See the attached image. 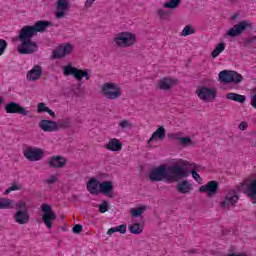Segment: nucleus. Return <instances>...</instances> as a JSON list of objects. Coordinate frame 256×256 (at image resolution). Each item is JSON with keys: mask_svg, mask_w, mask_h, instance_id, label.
I'll return each mask as SVG.
<instances>
[{"mask_svg": "<svg viewBox=\"0 0 256 256\" xmlns=\"http://www.w3.org/2000/svg\"><path fill=\"white\" fill-rule=\"evenodd\" d=\"M187 177H189V171L187 168L181 165H160L152 169L149 174V180L152 183H157L159 181H168L171 183L173 181H179V179H185Z\"/></svg>", "mask_w": 256, "mask_h": 256, "instance_id": "obj_1", "label": "nucleus"}, {"mask_svg": "<svg viewBox=\"0 0 256 256\" xmlns=\"http://www.w3.org/2000/svg\"><path fill=\"white\" fill-rule=\"evenodd\" d=\"M35 35L37 34L33 26H24L21 28L18 35V39L21 41V45L18 47V53H20V55H31V53L39 51L37 42L31 40Z\"/></svg>", "mask_w": 256, "mask_h": 256, "instance_id": "obj_2", "label": "nucleus"}, {"mask_svg": "<svg viewBox=\"0 0 256 256\" xmlns=\"http://www.w3.org/2000/svg\"><path fill=\"white\" fill-rule=\"evenodd\" d=\"M218 79L220 83H224V85H229V83L239 85V83L243 81V75L235 70H222L218 74Z\"/></svg>", "mask_w": 256, "mask_h": 256, "instance_id": "obj_3", "label": "nucleus"}, {"mask_svg": "<svg viewBox=\"0 0 256 256\" xmlns=\"http://www.w3.org/2000/svg\"><path fill=\"white\" fill-rule=\"evenodd\" d=\"M101 93L105 99H110L111 101L119 99L121 97V87L113 82H106L101 87Z\"/></svg>", "mask_w": 256, "mask_h": 256, "instance_id": "obj_4", "label": "nucleus"}, {"mask_svg": "<svg viewBox=\"0 0 256 256\" xmlns=\"http://www.w3.org/2000/svg\"><path fill=\"white\" fill-rule=\"evenodd\" d=\"M247 29H253V24L249 22V20H243L230 28L226 32V35L227 37H231L233 39L235 37H239V35H243Z\"/></svg>", "mask_w": 256, "mask_h": 256, "instance_id": "obj_5", "label": "nucleus"}, {"mask_svg": "<svg viewBox=\"0 0 256 256\" xmlns=\"http://www.w3.org/2000/svg\"><path fill=\"white\" fill-rule=\"evenodd\" d=\"M135 41H137V36L130 32L118 33L114 39L118 47H131V45H135Z\"/></svg>", "mask_w": 256, "mask_h": 256, "instance_id": "obj_6", "label": "nucleus"}, {"mask_svg": "<svg viewBox=\"0 0 256 256\" xmlns=\"http://www.w3.org/2000/svg\"><path fill=\"white\" fill-rule=\"evenodd\" d=\"M42 221L48 229L53 227V221L57 219V214L54 213L53 208L49 204H42Z\"/></svg>", "mask_w": 256, "mask_h": 256, "instance_id": "obj_7", "label": "nucleus"}, {"mask_svg": "<svg viewBox=\"0 0 256 256\" xmlns=\"http://www.w3.org/2000/svg\"><path fill=\"white\" fill-rule=\"evenodd\" d=\"M15 207L16 211H29L27 208V203L19 201L15 204L14 200L1 197L0 198V209H13Z\"/></svg>", "mask_w": 256, "mask_h": 256, "instance_id": "obj_8", "label": "nucleus"}, {"mask_svg": "<svg viewBox=\"0 0 256 256\" xmlns=\"http://www.w3.org/2000/svg\"><path fill=\"white\" fill-rule=\"evenodd\" d=\"M6 113L22 115V117H31V111L25 109L17 102H9L5 106Z\"/></svg>", "mask_w": 256, "mask_h": 256, "instance_id": "obj_9", "label": "nucleus"}, {"mask_svg": "<svg viewBox=\"0 0 256 256\" xmlns=\"http://www.w3.org/2000/svg\"><path fill=\"white\" fill-rule=\"evenodd\" d=\"M23 155L28 161H41L45 152H43V149L41 148H33L29 146L24 150Z\"/></svg>", "mask_w": 256, "mask_h": 256, "instance_id": "obj_10", "label": "nucleus"}, {"mask_svg": "<svg viewBox=\"0 0 256 256\" xmlns=\"http://www.w3.org/2000/svg\"><path fill=\"white\" fill-rule=\"evenodd\" d=\"M47 165L51 169H63L67 165V158L63 156H52L47 159Z\"/></svg>", "mask_w": 256, "mask_h": 256, "instance_id": "obj_11", "label": "nucleus"}, {"mask_svg": "<svg viewBox=\"0 0 256 256\" xmlns=\"http://www.w3.org/2000/svg\"><path fill=\"white\" fill-rule=\"evenodd\" d=\"M200 193H207L208 197H213V195H217V191H219V182L212 180L207 184L202 185L199 188Z\"/></svg>", "mask_w": 256, "mask_h": 256, "instance_id": "obj_12", "label": "nucleus"}, {"mask_svg": "<svg viewBox=\"0 0 256 256\" xmlns=\"http://www.w3.org/2000/svg\"><path fill=\"white\" fill-rule=\"evenodd\" d=\"M237 201H239V196H237V192L232 190L225 196L224 201L220 203V206L224 209L235 207V203H237Z\"/></svg>", "mask_w": 256, "mask_h": 256, "instance_id": "obj_13", "label": "nucleus"}, {"mask_svg": "<svg viewBox=\"0 0 256 256\" xmlns=\"http://www.w3.org/2000/svg\"><path fill=\"white\" fill-rule=\"evenodd\" d=\"M69 9H71L69 0H58L56 19H63V17H65V11H69Z\"/></svg>", "mask_w": 256, "mask_h": 256, "instance_id": "obj_14", "label": "nucleus"}, {"mask_svg": "<svg viewBox=\"0 0 256 256\" xmlns=\"http://www.w3.org/2000/svg\"><path fill=\"white\" fill-rule=\"evenodd\" d=\"M216 96L215 90L211 88L202 87L198 90V97L201 101H211V99H215Z\"/></svg>", "mask_w": 256, "mask_h": 256, "instance_id": "obj_15", "label": "nucleus"}, {"mask_svg": "<svg viewBox=\"0 0 256 256\" xmlns=\"http://www.w3.org/2000/svg\"><path fill=\"white\" fill-rule=\"evenodd\" d=\"M38 127H40L45 133H53L58 131L57 124L53 120H41Z\"/></svg>", "mask_w": 256, "mask_h": 256, "instance_id": "obj_16", "label": "nucleus"}, {"mask_svg": "<svg viewBox=\"0 0 256 256\" xmlns=\"http://www.w3.org/2000/svg\"><path fill=\"white\" fill-rule=\"evenodd\" d=\"M29 210L21 211L18 210L14 214V221L18 223V225H27L29 223Z\"/></svg>", "mask_w": 256, "mask_h": 256, "instance_id": "obj_17", "label": "nucleus"}, {"mask_svg": "<svg viewBox=\"0 0 256 256\" xmlns=\"http://www.w3.org/2000/svg\"><path fill=\"white\" fill-rule=\"evenodd\" d=\"M43 75V68L40 65H35L30 71L27 73L28 81H37Z\"/></svg>", "mask_w": 256, "mask_h": 256, "instance_id": "obj_18", "label": "nucleus"}, {"mask_svg": "<svg viewBox=\"0 0 256 256\" xmlns=\"http://www.w3.org/2000/svg\"><path fill=\"white\" fill-rule=\"evenodd\" d=\"M100 185L101 182H99V180H97L96 178H90L86 186L87 191H89L91 195H99Z\"/></svg>", "mask_w": 256, "mask_h": 256, "instance_id": "obj_19", "label": "nucleus"}, {"mask_svg": "<svg viewBox=\"0 0 256 256\" xmlns=\"http://www.w3.org/2000/svg\"><path fill=\"white\" fill-rule=\"evenodd\" d=\"M179 80L171 78H163L158 82V87L161 91H169L173 85H177Z\"/></svg>", "mask_w": 256, "mask_h": 256, "instance_id": "obj_20", "label": "nucleus"}, {"mask_svg": "<svg viewBox=\"0 0 256 256\" xmlns=\"http://www.w3.org/2000/svg\"><path fill=\"white\" fill-rule=\"evenodd\" d=\"M165 135H167V130H165V127L159 126L148 140V144L153 143V141H157V139L160 141L165 139Z\"/></svg>", "mask_w": 256, "mask_h": 256, "instance_id": "obj_21", "label": "nucleus"}, {"mask_svg": "<svg viewBox=\"0 0 256 256\" xmlns=\"http://www.w3.org/2000/svg\"><path fill=\"white\" fill-rule=\"evenodd\" d=\"M99 193L103 195H108V197H113V182L111 181H104L100 183V190Z\"/></svg>", "mask_w": 256, "mask_h": 256, "instance_id": "obj_22", "label": "nucleus"}, {"mask_svg": "<svg viewBox=\"0 0 256 256\" xmlns=\"http://www.w3.org/2000/svg\"><path fill=\"white\" fill-rule=\"evenodd\" d=\"M52 26H53L52 22L40 20L35 22V24L32 26V29L37 35V33H43V31H45L47 27H52Z\"/></svg>", "mask_w": 256, "mask_h": 256, "instance_id": "obj_23", "label": "nucleus"}, {"mask_svg": "<svg viewBox=\"0 0 256 256\" xmlns=\"http://www.w3.org/2000/svg\"><path fill=\"white\" fill-rule=\"evenodd\" d=\"M106 149L113 152L121 151L123 149V143L117 138L110 139L106 145Z\"/></svg>", "mask_w": 256, "mask_h": 256, "instance_id": "obj_24", "label": "nucleus"}, {"mask_svg": "<svg viewBox=\"0 0 256 256\" xmlns=\"http://www.w3.org/2000/svg\"><path fill=\"white\" fill-rule=\"evenodd\" d=\"M83 70L73 67L71 64H68L67 66L63 67V73L66 77H69V75H73L75 78L80 73H82Z\"/></svg>", "mask_w": 256, "mask_h": 256, "instance_id": "obj_25", "label": "nucleus"}, {"mask_svg": "<svg viewBox=\"0 0 256 256\" xmlns=\"http://www.w3.org/2000/svg\"><path fill=\"white\" fill-rule=\"evenodd\" d=\"M226 99H229L230 101H235L236 103H245V101H247L245 95H241L238 93H228L226 95Z\"/></svg>", "mask_w": 256, "mask_h": 256, "instance_id": "obj_26", "label": "nucleus"}, {"mask_svg": "<svg viewBox=\"0 0 256 256\" xmlns=\"http://www.w3.org/2000/svg\"><path fill=\"white\" fill-rule=\"evenodd\" d=\"M179 193L187 194L191 191V184L187 180H182L177 184Z\"/></svg>", "mask_w": 256, "mask_h": 256, "instance_id": "obj_27", "label": "nucleus"}, {"mask_svg": "<svg viewBox=\"0 0 256 256\" xmlns=\"http://www.w3.org/2000/svg\"><path fill=\"white\" fill-rule=\"evenodd\" d=\"M113 233H121V235H125L127 233V224H121L119 226L109 228L107 235H113Z\"/></svg>", "mask_w": 256, "mask_h": 256, "instance_id": "obj_28", "label": "nucleus"}, {"mask_svg": "<svg viewBox=\"0 0 256 256\" xmlns=\"http://www.w3.org/2000/svg\"><path fill=\"white\" fill-rule=\"evenodd\" d=\"M56 127L59 129H69L71 127V118H64L58 121H55Z\"/></svg>", "mask_w": 256, "mask_h": 256, "instance_id": "obj_29", "label": "nucleus"}, {"mask_svg": "<svg viewBox=\"0 0 256 256\" xmlns=\"http://www.w3.org/2000/svg\"><path fill=\"white\" fill-rule=\"evenodd\" d=\"M145 211H147V206H141L138 208L131 209L130 213H131L133 219H137V218L141 217L143 215V213H145Z\"/></svg>", "mask_w": 256, "mask_h": 256, "instance_id": "obj_30", "label": "nucleus"}, {"mask_svg": "<svg viewBox=\"0 0 256 256\" xmlns=\"http://www.w3.org/2000/svg\"><path fill=\"white\" fill-rule=\"evenodd\" d=\"M128 231L132 233V235H141V233H143V226L139 223H134L128 227Z\"/></svg>", "mask_w": 256, "mask_h": 256, "instance_id": "obj_31", "label": "nucleus"}, {"mask_svg": "<svg viewBox=\"0 0 256 256\" xmlns=\"http://www.w3.org/2000/svg\"><path fill=\"white\" fill-rule=\"evenodd\" d=\"M223 51H225V43L221 42L215 47V49L211 53L213 59H215L216 57H219V55H221Z\"/></svg>", "mask_w": 256, "mask_h": 256, "instance_id": "obj_32", "label": "nucleus"}, {"mask_svg": "<svg viewBox=\"0 0 256 256\" xmlns=\"http://www.w3.org/2000/svg\"><path fill=\"white\" fill-rule=\"evenodd\" d=\"M83 77H85L87 81L88 79H90L89 70H83L78 74V76L75 77V79H77L78 81V87H81V85H83Z\"/></svg>", "mask_w": 256, "mask_h": 256, "instance_id": "obj_33", "label": "nucleus"}, {"mask_svg": "<svg viewBox=\"0 0 256 256\" xmlns=\"http://www.w3.org/2000/svg\"><path fill=\"white\" fill-rule=\"evenodd\" d=\"M157 15L160 19V21H167L169 17H171V11L170 10H163V9H158Z\"/></svg>", "mask_w": 256, "mask_h": 256, "instance_id": "obj_34", "label": "nucleus"}, {"mask_svg": "<svg viewBox=\"0 0 256 256\" xmlns=\"http://www.w3.org/2000/svg\"><path fill=\"white\" fill-rule=\"evenodd\" d=\"M179 5H181V0H169L163 4V7H165V9H177Z\"/></svg>", "mask_w": 256, "mask_h": 256, "instance_id": "obj_35", "label": "nucleus"}, {"mask_svg": "<svg viewBox=\"0 0 256 256\" xmlns=\"http://www.w3.org/2000/svg\"><path fill=\"white\" fill-rule=\"evenodd\" d=\"M63 57H65V53L63 52V46H60L53 51V59H63Z\"/></svg>", "mask_w": 256, "mask_h": 256, "instance_id": "obj_36", "label": "nucleus"}, {"mask_svg": "<svg viewBox=\"0 0 256 256\" xmlns=\"http://www.w3.org/2000/svg\"><path fill=\"white\" fill-rule=\"evenodd\" d=\"M255 43H256V36L245 38L243 41L244 47H256Z\"/></svg>", "mask_w": 256, "mask_h": 256, "instance_id": "obj_37", "label": "nucleus"}, {"mask_svg": "<svg viewBox=\"0 0 256 256\" xmlns=\"http://www.w3.org/2000/svg\"><path fill=\"white\" fill-rule=\"evenodd\" d=\"M179 144L187 147L193 144V140H191V137H180Z\"/></svg>", "mask_w": 256, "mask_h": 256, "instance_id": "obj_38", "label": "nucleus"}, {"mask_svg": "<svg viewBox=\"0 0 256 256\" xmlns=\"http://www.w3.org/2000/svg\"><path fill=\"white\" fill-rule=\"evenodd\" d=\"M193 33H195V30L190 25L185 26L184 29L182 30L183 37H187L188 35H193Z\"/></svg>", "mask_w": 256, "mask_h": 256, "instance_id": "obj_39", "label": "nucleus"}, {"mask_svg": "<svg viewBox=\"0 0 256 256\" xmlns=\"http://www.w3.org/2000/svg\"><path fill=\"white\" fill-rule=\"evenodd\" d=\"M100 213H107L109 211V202L107 200H104L99 206Z\"/></svg>", "mask_w": 256, "mask_h": 256, "instance_id": "obj_40", "label": "nucleus"}, {"mask_svg": "<svg viewBox=\"0 0 256 256\" xmlns=\"http://www.w3.org/2000/svg\"><path fill=\"white\" fill-rule=\"evenodd\" d=\"M49 107L45 105V103L40 102L37 106V113H47Z\"/></svg>", "mask_w": 256, "mask_h": 256, "instance_id": "obj_41", "label": "nucleus"}, {"mask_svg": "<svg viewBox=\"0 0 256 256\" xmlns=\"http://www.w3.org/2000/svg\"><path fill=\"white\" fill-rule=\"evenodd\" d=\"M62 51L66 57V55H70L71 54V51H73V45L71 44H66L64 45V47H62Z\"/></svg>", "mask_w": 256, "mask_h": 256, "instance_id": "obj_42", "label": "nucleus"}, {"mask_svg": "<svg viewBox=\"0 0 256 256\" xmlns=\"http://www.w3.org/2000/svg\"><path fill=\"white\" fill-rule=\"evenodd\" d=\"M119 127H121L122 129H129V128L133 127V124H131V122H129V120H122L119 123Z\"/></svg>", "mask_w": 256, "mask_h": 256, "instance_id": "obj_43", "label": "nucleus"}, {"mask_svg": "<svg viewBox=\"0 0 256 256\" xmlns=\"http://www.w3.org/2000/svg\"><path fill=\"white\" fill-rule=\"evenodd\" d=\"M5 49H7V41L0 39V56L5 53Z\"/></svg>", "mask_w": 256, "mask_h": 256, "instance_id": "obj_44", "label": "nucleus"}, {"mask_svg": "<svg viewBox=\"0 0 256 256\" xmlns=\"http://www.w3.org/2000/svg\"><path fill=\"white\" fill-rule=\"evenodd\" d=\"M189 175H192L193 179L195 181H201V176L199 175V173H197V170H195V168H193L190 172Z\"/></svg>", "mask_w": 256, "mask_h": 256, "instance_id": "obj_45", "label": "nucleus"}, {"mask_svg": "<svg viewBox=\"0 0 256 256\" xmlns=\"http://www.w3.org/2000/svg\"><path fill=\"white\" fill-rule=\"evenodd\" d=\"M72 231L76 235H79V233H81V231H83V225H81V224L74 225V227L72 228Z\"/></svg>", "mask_w": 256, "mask_h": 256, "instance_id": "obj_46", "label": "nucleus"}, {"mask_svg": "<svg viewBox=\"0 0 256 256\" xmlns=\"http://www.w3.org/2000/svg\"><path fill=\"white\" fill-rule=\"evenodd\" d=\"M168 139H174L175 141H180L181 135L179 133H169L167 135Z\"/></svg>", "mask_w": 256, "mask_h": 256, "instance_id": "obj_47", "label": "nucleus"}, {"mask_svg": "<svg viewBox=\"0 0 256 256\" xmlns=\"http://www.w3.org/2000/svg\"><path fill=\"white\" fill-rule=\"evenodd\" d=\"M55 181H57V176L51 175L49 179L45 180V183H47V185H53Z\"/></svg>", "mask_w": 256, "mask_h": 256, "instance_id": "obj_48", "label": "nucleus"}, {"mask_svg": "<svg viewBox=\"0 0 256 256\" xmlns=\"http://www.w3.org/2000/svg\"><path fill=\"white\" fill-rule=\"evenodd\" d=\"M247 122H241L238 126V128L240 129V131H247Z\"/></svg>", "mask_w": 256, "mask_h": 256, "instance_id": "obj_49", "label": "nucleus"}, {"mask_svg": "<svg viewBox=\"0 0 256 256\" xmlns=\"http://www.w3.org/2000/svg\"><path fill=\"white\" fill-rule=\"evenodd\" d=\"M46 113H48V115L50 117H53V119H55V117H57V115L55 114V111L51 110L50 108H48V110L46 111Z\"/></svg>", "mask_w": 256, "mask_h": 256, "instance_id": "obj_50", "label": "nucleus"}, {"mask_svg": "<svg viewBox=\"0 0 256 256\" xmlns=\"http://www.w3.org/2000/svg\"><path fill=\"white\" fill-rule=\"evenodd\" d=\"M93 3H95V0H86L85 7H92Z\"/></svg>", "mask_w": 256, "mask_h": 256, "instance_id": "obj_51", "label": "nucleus"}, {"mask_svg": "<svg viewBox=\"0 0 256 256\" xmlns=\"http://www.w3.org/2000/svg\"><path fill=\"white\" fill-rule=\"evenodd\" d=\"M251 105L256 109V94L252 96L251 98Z\"/></svg>", "mask_w": 256, "mask_h": 256, "instance_id": "obj_52", "label": "nucleus"}, {"mask_svg": "<svg viewBox=\"0 0 256 256\" xmlns=\"http://www.w3.org/2000/svg\"><path fill=\"white\" fill-rule=\"evenodd\" d=\"M9 188H10V191H19V189H21L19 186H17V184H13Z\"/></svg>", "mask_w": 256, "mask_h": 256, "instance_id": "obj_53", "label": "nucleus"}, {"mask_svg": "<svg viewBox=\"0 0 256 256\" xmlns=\"http://www.w3.org/2000/svg\"><path fill=\"white\" fill-rule=\"evenodd\" d=\"M227 256H247V254H245V253H231V254H228Z\"/></svg>", "mask_w": 256, "mask_h": 256, "instance_id": "obj_54", "label": "nucleus"}, {"mask_svg": "<svg viewBox=\"0 0 256 256\" xmlns=\"http://www.w3.org/2000/svg\"><path fill=\"white\" fill-rule=\"evenodd\" d=\"M11 193V188H8L4 191V195H9Z\"/></svg>", "mask_w": 256, "mask_h": 256, "instance_id": "obj_55", "label": "nucleus"}, {"mask_svg": "<svg viewBox=\"0 0 256 256\" xmlns=\"http://www.w3.org/2000/svg\"><path fill=\"white\" fill-rule=\"evenodd\" d=\"M239 17V14H234L232 15V20L235 21V19H237Z\"/></svg>", "mask_w": 256, "mask_h": 256, "instance_id": "obj_56", "label": "nucleus"}, {"mask_svg": "<svg viewBox=\"0 0 256 256\" xmlns=\"http://www.w3.org/2000/svg\"><path fill=\"white\" fill-rule=\"evenodd\" d=\"M181 165H187L186 161H181Z\"/></svg>", "mask_w": 256, "mask_h": 256, "instance_id": "obj_57", "label": "nucleus"}, {"mask_svg": "<svg viewBox=\"0 0 256 256\" xmlns=\"http://www.w3.org/2000/svg\"><path fill=\"white\" fill-rule=\"evenodd\" d=\"M66 229L65 228H62V231H65Z\"/></svg>", "mask_w": 256, "mask_h": 256, "instance_id": "obj_58", "label": "nucleus"}]
</instances>
